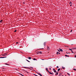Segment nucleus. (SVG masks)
Segmentation results:
<instances>
[{
	"instance_id": "f257e3e1",
	"label": "nucleus",
	"mask_w": 76,
	"mask_h": 76,
	"mask_svg": "<svg viewBox=\"0 0 76 76\" xmlns=\"http://www.w3.org/2000/svg\"><path fill=\"white\" fill-rule=\"evenodd\" d=\"M37 54H42V52H37Z\"/></svg>"
},
{
	"instance_id": "f03ea898",
	"label": "nucleus",
	"mask_w": 76,
	"mask_h": 76,
	"mask_svg": "<svg viewBox=\"0 0 76 76\" xmlns=\"http://www.w3.org/2000/svg\"><path fill=\"white\" fill-rule=\"evenodd\" d=\"M7 53H4V54H3L2 55V56H6V55H7Z\"/></svg>"
},
{
	"instance_id": "7ed1b4c3",
	"label": "nucleus",
	"mask_w": 76,
	"mask_h": 76,
	"mask_svg": "<svg viewBox=\"0 0 76 76\" xmlns=\"http://www.w3.org/2000/svg\"><path fill=\"white\" fill-rule=\"evenodd\" d=\"M58 72H56V74L55 75H58Z\"/></svg>"
},
{
	"instance_id": "20e7f679",
	"label": "nucleus",
	"mask_w": 76,
	"mask_h": 76,
	"mask_svg": "<svg viewBox=\"0 0 76 76\" xmlns=\"http://www.w3.org/2000/svg\"><path fill=\"white\" fill-rule=\"evenodd\" d=\"M46 70L48 72H49V71H48V68H46Z\"/></svg>"
},
{
	"instance_id": "39448f33",
	"label": "nucleus",
	"mask_w": 76,
	"mask_h": 76,
	"mask_svg": "<svg viewBox=\"0 0 76 76\" xmlns=\"http://www.w3.org/2000/svg\"><path fill=\"white\" fill-rule=\"evenodd\" d=\"M28 59H29V60H31V57H29V56H28Z\"/></svg>"
},
{
	"instance_id": "423d86ee",
	"label": "nucleus",
	"mask_w": 76,
	"mask_h": 76,
	"mask_svg": "<svg viewBox=\"0 0 76 76\" xmlns=\"http://www.w3.org/2000/svg\"><path fill=\"white\" fill-rule=\"evenodd\" d=\"M61 76V73H60L59 74L58 76Z\"/></svg>"
},
{
	"instance_id": "0eeeda50",
	"label": "nucleus",
	"mask_w": 76,
	"mask_h": 76,
	"mask_svg": "<svg viewBox=\"0 0 76 76\" xmlns=\"http://www.w3.org/2000/svg\"><path fill=\"white\" fill-rule=\"evenodd\" d=\"M59 50L60 51H61V52H63V50H62V49H61L60 48Z\"/></svg>"
},
{
	"instance_id": "6e6552de",
	"label": "nucleus",
	"mask_w": 76,
	"mask_h": 76,
	"mask_svg": "<svg viewBox=\"0 0 76 76\" xmlns=\"http://www.w3.org/2000/svg\"><path fill=\"white\" fill-rule=\"evenodd\" d=\"M6 57H0V58H6Z\"/></svg>"
},
{
	"instance_id": "1a4fd4ad",
	"label": "nucleus",
	"mask_w": 76,
	"mask_h": 76,
	"mask_svg": "<svg viewBox=\"0 0 76 76\" xmlns=\"http://www.w3.org/2000/svg\"><path fill=\"white\" fill-rule=\"evenodd\" d=\"M45 44H46V42H45L44 43V45L45 47Z\"/></svg>"
},
{
	"instance_id": "9d476101",
	"label": "nucleus",
	"mask_w": 76,
	"mask_h": 76,
	"mask_svg": "<svg viewBox=\"0 0 76 76\" xmlns=\"http://www.w3.org/2000/svg\"><path fill=\"white\" fill-rule=\"evenodd\" d=\"M48 73H49L50 74V75H53V73L49 72H48Z\"/></svg>"
},
{
	"instance_id": "9b49d317",
	"label": "nucleus",
	"mask_w": 76,
	"mask_h": 76,
	"mask_svg": "<svg viewBox=\"0 0 76 76\" xmlns=\"http://www.w3.org/2000/svg\"><path fill=\"white\" fill-rule=\"evenodd\" d=\"M38 75H39L40 76H42L41 74L40 73H38Z\"/></svg>"
},
{
	"instance_id": "f8f14e48",
	"label": "nucleus",
	"mask_w": 76,
	"mask_h": 76,
	"mask_svg": "<svg viewBox=\"0 0 76 76\" xmlns=\"http://www.w3.org/2000/svg\"><path fill=\"white\" fill-rule=\"evenodd\" d=\"M47 50H50V48H49V47H48Z\"/></svg>"
},
{
	"instance_id": "ddd939ff",
	"label": "nucleus",
	"mask_w": 76,
	"mask_h": 76,
	"mask_svg": "<svg viewBox=\"0 0 76 76\" xmlns=\"http://www.w3.org/2000/svg\"><path fill=\"white\" fill-rule=\"evenodd\" d=\"M62 68L63 69H65V67H64L63 66H62Z\"/></svg>"
},
{
	"instance_id": "4468645a",
	"label": "nucleus",
	"mask_w": 76,
	"mask_h": 76,
	"mask_svg": "<svg viewBox=\"0 0 76 76\" xmlns=\"http://www.w3.org/2000/svg\"><path fill=\"white\" fill-rule=\"evenodd\" d=\"M60 70V68L58 69V72H59Z\"/></svg>"
},
{
	"instance_id": "2eb2a0df",
	"label": "nucleus",
	"mask_w": 76,
	"mask_h": 76,
	"mask_svg": "<svg viewBox=\"0 0 76 76\" xmlns=\"http://www.w3.org/2000/svg\"><path fill=\"white\" fill-rule=\"evenodd\" d=\"M67 75H68V76H70V74H69V73H67Z\"/></svg>"
},
{
	"instance_id": "dca6fc26",
	"label": "nucleus",
	"mask_w": 76,
	"mask_h": 76,
	"mask_svg": "<svg viewBox=\"0 0 76 76\" xmlns=\"http://www.w3.org/2000/svg\"><path fill=\"white\" fill-rule=\"evenodd\" d=\"M3 22V20H1L0 21V22L1 23V22Z\"/></svg>"
},
{
	"instance_id": "f3484780",
	"label": "nucleus",
	"mask_w": 76,
	"mask_h": 76,
	"mask_svg": "<svg viewBox=\"0 0 76 76\" xmlns=\"http://www.w3.org/2000/svg\"><path fill=\"white\" fill-rule=\"evenodd\" d=\"M33 60H37V59H36L35 58H34V59H33Z\"/></svg>"
},
{
	"instance_id": "a211bd4d",
	"label": "nucleus",
	"mask_w": 76,
	"mask_h": 76,
	"mask_svg": "<svg viewBox=\"0 0 76 76\" xmlns=\"http://www.w3.org/2000/svg\"><path fill=\"white\" fill-rule=\"evenodd\" d=\"M73 70H75V71H76V69H75V68L73 69Z\"/></svg>"
},
{
	"instance_id": "6ab92c4d",
	"label": "nucleus",
	"mask_w": 76,
	"mask_h": 76,
	"mask_svg": "<svg viewBox=\"0 0 76 76\" xmlns=\"http://www.w3.org/2000/svg\"><path fill=\"white\" fill-rule=\"evenodd\" d=\"M54 71V72H55V73H56V70H55Z\"/></svg>"
},
{
	"instance_id": "aec40b11",
	"label": "nucleus",
	"mask_w": 76,
	"mask_h": 76,
	"mask_svg": "<svg viewBox=\"0 0 76 76\" xmlns=\"http://www.w3.org/2000/svg\"><path fill=\"white\" fill-rule=\"evenodd\" d=\"M6 64V65H8V66H9V64Z\"/></svg>"
},
{
	"instance_id": "412c9836",
	"label": "nucleus",
	"mask_w": 76,
	"mask_h": 76,
	"mask_svg": "<svg viewBox=\"0 0 76 76\" xmlns=\"http://www.w3.org/2000/svg\"><path fill=\"white\" fill-rule=\"evenodd\" d=\"M69 50H70L71 51H72V49H69Z\"/></svg>"
},
{
	"instance_id": "4be33fe9",
	"label": "nucleus",
	"mask_w": 76,
	"mask_h": 76,
	"mask_svg": "<svg viewBox=\"0 0 76 76\" xmlns=\"http://www.w3.org/2000/svg\"><path fill=\"white\" fill-rule=\"evenodd\" d=\"M65 56L66 57H67V55H65Z\"/></svg>"
},
{
	"instance_id": "5701e85b",
	"label": "nucleus",
	"mask_w": 76,
	"mask_h": 76,
	"mask_svg": "<svg viewBox=\"0 0 76 76\" xmlns=\"http://www.w3.org/2000/svg\"><path fill=\"white\" fill-rule=\"evenodd\" d=\"M26 60V61H28V62H30V61H29L27 60Z\"/></svg>"
},
{
	"instance_id": "b1692460",
	"label": "nucleus",
	"mask_w": 76,
	"mask_h": 76,
	"mask_svg": "<svg viewBox=\"0 0 76 76\" xmlns=\"http://www.w3.org/2000/svg\"><path fill=\"white\" fill-rule=\"evenodd\" d=\"M17 31V30H15V31H14V32H16Z\"/></svg>"
},
{
	"instance_id": "393cba45",
	"label": "nucleus",
	"mask_w": 76,
	"mask_h": 76,
	"mask_svg": "<svg viewBox=\"0 0 76 76\" xmlns=\"http://www.w3.org/2000/svg\"><path fill=\"white\" fill-rule=\"evenodd\" d=\"M24 68H26V69H27V68H28H28H27V67H24Z\"/></svg>"
},
{
	"instance_id": "a878e982",
	"label": "nucleus",
	"mask_w": 76,
	"mask_h": 76,
	"mask_svg": "<svg viewBox=\"0 0 76 76\" xmlns=\"http://www.w3.org/2000/svg\"><path fill=\"white\" fill-rule=\"evenodd\" d=\"M56 67H57V68H58V67H58V66H56Z\"/></svg>"
},
{
	"instance_id": "bb28decb",
	"label": "nucleus",
	"mask_w": 76,
	"mask_h": 76,
	"mask_svg": "<svg viewBox=\"0 0 76 76\" xmlns=\"http://www.w3.org/2000/svg\"><path fill=\"white\" fill-rule=\"evenodd\" d=\"M69 4H72V2H69Z\"/></svg>"
},
{
	"instance_id": "cd10ccee",
	"label": "nucleus",
	"mask_w": 76,
	"mask_h": 76,
	"mask_svg": "<svg viewBox=\"0 0 76 76\" xmlns=\"http://www.w3.org/2000/svg\"><path fill=\"white\" fill-rule=\"evenodd\" d=\"M34 75L35 76H36V75H35V74H34Z\"/></svg>"
},
{
	"instance_id": "c85d7f7f",
	"label": "nucleus",
	"mask_w": 76,
	"mask_h": 76,
	"mask_svg": "<svg viewBox=\"0 0 76 76\" xmlns=\"http://www.w3.org/2000/svg\"><path fill=\"white\" fill-rule=\"evenodd\" d=\"M16 44H18V43H19V42H16Z\"/></svg>"
},
{
	"instance_id": "c756f323",
	"label": "nucleus",
	"mask_w": 76,
	"mask_h": 76,
	"mask_svg": "<svg viewBox=\"0 0 76 76\" xmlns=\"http://www.w3.org/2000/svg\"><path fill=\"white\" fill-rule=\"evenodd\" d=\"M76 48H74V50H76Z\"/></svg>"
},
{
	"instance_id": "7c9ffc66",
	"label": "nucleus",
	"mask_w": 76,
	"mask_h": 76,
	"mask_svg": "<svg viewBox=\"0 0 76 76\" xmlns=\"http://www.w3.org/2000/svg\"><path fill=\"white\" fill-rule=\"evenodd\" d=\"M53 70H54H54H55V69H53Z\"/></svg>"
},
{
	"instance_id": "2f4dec72",
	"label": "nucleus",
	"mask_w": 76,
	"mask_h": 76,
	"mask_svg": "<svg viewBox=\"0 0 76 76\" xmlns=\"http://www.w3.org/2000/svg\"><path fill=\"white\" fill-rule=\"evenodd\" d=\"M58 51H59V52H60V50H58Z\"/></svg>"
},
{
	"instance_id": "473e14b6",
	"label": "nucleus",
	"mask_w": 76,
	"mask_h": 76,
	"mask_svg": "<svg viewBox=\"0 0 76 76\" xmlns=\"http://www.w3.org/2000/svg\"><path fill=\"white\" fill-rule=\"evenodd\" d=\"M31 68V69H33V67H30Z\"/></svg>"
},
{
	"instance_id": "72a5a7b5",
	"label": "nucleus",
	"mask_w": 76,
	"mask_h": 76,
	"mask_svg": "<svg viewBox=\"0 0 76 76\" xmlns=\"http://www.w3.org/2000/svg\"><path fill=\"white\" fill-rule=\"evenodd\" d=\"M60 54V53H58V54L59 55V54Z\"/></svg>"
},
{
	"instance_id": "f704fd0d",
	"label": "nucleus",
	"mask_w": 76,
	"mask_h": 76,
	"mask_svg": "<svg viewBox=\"0 0 76 76\" xmlns=\"http://www.w3.org/2000/svg\"><path fill=\"white\" fill-rule=\"evenodd\" d=\"M67 56V57H69V55H68Z\"/></svg>"
},
{
	"instance_id": "c9c22d12",
	"label": "nucleus",
	"mask_w": 76,
	"mask_h": 76,
	"mask_svg": "<svg viewBox=\"0 0 76 76\" xmlns=\"http://www.w3.org/2000/svg\"><path fill=\"white\" fill-rule=\"evenodd\" d=\"M42 49H44V48H42V49H40L39 50H41Z\"/></svg>"
},
{
	"instance_id": "e433bc0d",
	"label": "nucleus",
	"mask_w": 76,
	"mask_h": 76,
	"mask_svg": "<svg viewBox=\"0 0 76 76\" xmlns=\"http://www.w3.org/2000/svg\"><path fill=\"white\" fill-rule=\"evenodd\" d=\"M49 70H51V68H49Z\"/></svg>"
},
{
	"instance_id": "4c0bfd02",
	"label": "nucleus",
	"mask_w": 76,
	"mask_h": 76,
	"mask_svg": "<svg viewBox=\"0 0 76 76\" xmlns=\"http://www.w3.org/2000/svg\"><path fill=\"white\" fill-rule=\"evenodd\" d=\"M71 52H72V53H73V51H71Z\"/></svg>"
},
{
	"instance_id": "58836bf2",
	"label": "nucleus",
	"mask_w": 76,
	"mask_h": 76,
	"mask_svg": "<svg viewBox=\"0 0 76 76\" xmlns=\"http://www.w3.org/2000/svg\"><path fill=\"white\" fill-rule=\"evenodd\" d=\"M75 57H76V55L75 56Z\"/></svg>"
},
{
	"instance_id": "ea45409f",
	"label": "nucleus",
	"mask_w": 76,
	"mask_h": 76,
	"mask_svg": "<svg viewBox=\"0 0 76 76\" xmlns=\"http://www.w3.org/2000/svg\"><path fill=\"white\" fill-rule=\"evenodd\" d=\"M72 30H71V32H72Z\"/></svg>"
},
{
	"instance_id": "a19ab883",
	"label": "nucleus",
	"mask_w": 76,
	"mask_h": 76,
	"mask_svg": "<svg viewBox=\"0 0 76 76\" xmlns=\"http://www.w3.org/2000/svg\"><path fill=\"white\" fill-rule=\"evenodd\" d=\"M36 73H37V74H38V73H39L37 72H36Z\"/></svg>"
},
{
	"instance_id": "79ce46f5",
	"label": "nucleus",
	"mask_w": 76,
	"mask_h": 76,
	"mask_svg": "<svg viewBox=\"0 0 76 76\" xmlns=\"http://www.w3.org/2000/svg\"><path fill=\"white\" fill-rule=\"evenodd\" d=\"M25 2L23 3V4H25Z\"/></svg>"
},
{
	"instance_id": "37998d69",
	"label": "nucleus",
	"mask_w": 76,
	"mask_h": 76,
	"mask_svg": "<svg viewBox=\"0 0 76 76\" xmlns=\"http://www.w3.org/2000/svg\"><path fill=\"white\" fill-rule=\"evenodd\" d=\"M57 53H58V52H57Z\"/></svg>"
},
{
	"instance_id": "c03bdc74",
	"label": "nucleus",
	"mask_w": 76,
	"mask_h": 76,
	"mask_svg": "<svg viewBox=\"0 0 76 76\" xmlns=\"http://www.w3.org/2000/svg\"><path fill=\"white\" fill-rule=\"evenodd\" d=\"M70 6H72V4L70 5Z\"/></svg>"
},
{
	"instance_id": "a18cd8bd",
	"label": "nucleus",
	"mask_w": 76,
	"mask_h": 76,
	"mask_svg": "<svg viewBox=\"0 0 76 76\" xmlns=\"http://www.w3.org/2000/svg\"><path fill=\"white\" fill-rule=\"evenodd\" d=\"M74 48H73L72 49H73V50H74Z\"/></svg>"
},
{
	"instance_id": "49530a36",
	"label": "nucleus",
	"mask_w": 76,
	"mask_h": 76,
	"mask_svg": "<svg viewBox=\"0 0 76 76\" xmlns=\"http://www.w3.org/2000/svg\"><path fill=\"white\" fill-rule=\"evenodd\" d=\"M56 54H58V53H56Z\"/></svg>"
},
{
	"instance_id": "de8ad7c7",
	"label": "nucleus",
	"mask_w": 76,
	"mask_h": 76,
	"mask_svg": "<svg viewBox=\"0 0 76 76\" xmlns=\"http://www.w3.org/2000/svg\"><path fill=\"white\" fill-rule=\"evenodd\" d=\"M68 54H70V53H68Z\"/></svg>"
},
{
	"instance_id": "09e8293b",
	"label": "nucleus",
	"mask_w": 76,
	"mask_h": 76,
	"mask_svg": "<svg viewBox=\"0 0 76 76\" xmlns=\"http://www.w3.org/2000/svg\"><path fill=\"white\" fill-rule=\"evenodd\" d=\"M66 53H67V54H68V53H67V52H66Z\"/></svg>"
},
{
	"instance_id": "8fccbe9b",
	"label": "nucleus",
	"mask_w": 76,
	"mask_h": 76,
	"mask_svg": "<svg viewBox=\"0 0 76 76\" xmlns=\"http://www.w3.org/2000/svg\"><path fill=\"white\" fill-rule=\"evenodd\" d=\"M36 76H38L36 75Z\"/></svg>"
},
{
	"instance_id": "3c124183",
	"label": "nucleus",
	"mask_w": 76,
	"mask_h": 76,
	"mask_svg": "<svg viewBox=\"0 0 76 76\" xmlns=\"http://www.w3.org/2000/svg\"><path fill=\"white\" fill-rule=\"evenodd\" d=\"M65 47H67V46H65Z\"/></svg>"
},
{
	"instance_id": "603ef678",
	"label": "nucleus",
	"mask_w": 76,
	"mask_h": 76,
	"mask_svg": "<svg viewBox=\"0 0 76 76\" xmlns=\"http://www.w3.org/2000/svg\"><path fill=\"white\" fill-rule=\"evenodd\" d=\"M42 60H44V59H42Z\"/></svg>"
},
{
	"instance_id": "864d4df0",
	"label": "nucleus",
	"mask_w": 76,
	"mask_h": 76,
	"mask_svg": "<svg viewBox=\"0 0 76 76\" xmlns=\"http://www.w3.org/2000/svg\"><path fill=\"white\" fill-rule=\"evenodd\" d=\"M3 69H4V68H3Z\"/></svg>"
}]
</instances>
